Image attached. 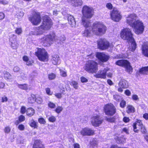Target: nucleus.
<instances>
[{"label":"nucleus","instance_id":"f257e3e1","mask_svg":"<svg viewBox=\"0 0 148 148\" xmlns=\"http://www.w3.org/2000/svg\"><path fill=\"white\" fill-rule=\"evenodd\" d=\"M132 36L131 31L129 28L123 29L120 34L121 37L123 39L127 40L129 42V44L130 43L131 46L128 48L129 50L134 51L136 48V45Z\"/></svg>","mask_w":148,"mask_h":148},{"label":"nucleus","instance_id":"f03ea898","mask_svg":"<svg viewBox=\"0 0 148 148\" xmlns=\"http://www.w3.org/2000/svg\"><path fill=\"white\" fill-rule=\"evenodd\" d=\"M82 13L83 16L82 18V23L85 27L91 26V24L90 21L87 18H91L93 15L92 8L91 7L84 6L82 9Z\"/></svg>","mask_w":148,"mask_h":148},{"label":"nucleus","instance_id":"7ed1b4c3","mask_svg":"<svg viewBox=\"0 0 148 148\" xmlns=\"http://www.w3.org/2000/svg\"><path fill=\"white\" fill-rule=\"evenodd\" d=\"M106 30V27L102 23L96 22L92 27L93 33L97 36H101L104 34Z\"/></svg>","mask_w":148,"mask_h":148},{"label":"nucleus","instance_id":"20e7f679","mask_svg":"<svg viewBox=\"0 0 148 148\" xmlns=\"http://www.w3.org/2000/svg\"><path fill=\"white\" fill-rule=\"evenodd\" d=\"M55 36V34L52 32L43 36L40 39V41L43 46L48 47L53 43Z\"/></svg>","mask_w":148,"mask_h":148},{"label":"nucleus","instance_id":"39448f33","mask_svg":"<svg viewBox=\"0 0 148 148\" xmlns=\"http://www.w3.org/2000/svg\"><path fill=\"white\" fill-rule=\"evenodd\" d=\"M98 64L93 60H89L85 64V69L89 73H95L98 71Z\"/></svg>","mask_w":148,"mask_h":148},{"label":"nucleus","instance_id":"423d86ee","mask_svg":"<svg viewBox=\"0 0 148 148\" xmlns=\"http://www.w3.org/2000/svg\"><path fill=\"white\" fill-rule=\"evenodd\" d=\"M38 59L42 61H47L48 60L49 55L47 51L43 49H39L35 53Z\"/></svg>","mask_w":148,"mask_h":148},{"label":"nucleus","instance_id":"0eeeda50","mask_svg":"<svg viewBox=\"0 0 148 148\" xmlns=\"http://www.w3.org/2000/svg\"><path fill=\"white\" fill-rule=\"evenodd\" d=\"M134 29L135 33L137 34H142L144 30V26L142 22L137 20L131 26Z\"/></svg>","mask_w":148,"mask_h":148},{"label":"nucleus","instance_id":"6e6552de","mask_svg":"<svg viewBox=\"0 0 148 148\" xmlns=\"http://www.w3.org/2000/svg\"><path fill=\"white\" fill-rule=\"evenodd\" d=\"M110 15L111 19L115 22H119L122 18L121 12L116 8H114L110 11Z\"/></svg>","mask_w":148,"mask_h":148},{"label":"nucleus","instance_id":"1a4fd4ad","mask_svg":"<svg viewBox=\"0 0 148 148\" xmlns=\"http://www.w3.org/2000/svg\"><path fill=\"white\" fill-rule=\"evenodd\" d=\"M31 16L29 18V20L34 25H38L41 21L40 14L36 11H34Z\"/></svg>","mask_w":148,"mask_h":148},{"label":"nucleus","instance_id":"9d476101","mask_svg":"<svg viewBox=\"0 0 148 148\" xmlns=\"http://www.w3.org/2000/svg\"><path fill=\"white\" fill-rule=\"evenodd\" d=\"M116 64L117 65L125 68L126 70L129 72L132 70V67L130 65V62L127 60H118L116 62Z\"/></svg>","mask_w":148,"mask_h":148},{"label":"nucleus","instance_id":"9b49d317","mask_svg":"<svg viewBox=\"0 0 148 148\" xmlns=\"http://www.w3.org/2000/svg\"><path fill=\"white\" fill-rule=\"evenodd\" d=\"M52 25L51 19L49 17L46 16L44 17L42 23L40 26L45 32V30L50 29Z\"/></svg>","mask_w":148,"mask_h":148},{"label":"nucleus","instance_id":"f8f14e48","mask_svg":"<svg viewBox=\"0 0 148 148\" xmlns=\"http://www.w3.org/2000/svg\"><path fill=\"white\" fill-rule=\"evenodd\" d=\"M106 114L107 115L112 116L116 112V108L112 104H108L106 105L104 108Z\"/></svg>","mask_w":148,"mask_h":148},{"label":"nucleus","instance_id":"ddd939ff","mask_svg":"<svg viewBox=\"0 0 148 148\" xmlns=\"http://www.w3.org/2000/svg\"><path fill=\"white\" fill-rule=\"evenodd\" d=\"M103 120L100 116L98 115H94L92 118L91 123L95 127L99 126L102 123Z\"/></svg>","mask_w":148,"mask_h":148},{"label":"nucleus","instance_id":"4468645a","mask_svg":"<svg viewBox=\"0 0 148 148\" xmlns=\"http://www.w3.org/2000/svg\"><path fill=\"white\" fill-rule=\"evenodd\" d=\"M99 48L102 50H105L110 47L109 42L105 39H100L98 42Z\"/></svg>","mask_w":148,"mask_h":148},{"label":"nucleus","instance_id":"2eb2a0df","mask_svg":"<svg viewBox=\"0 0 148 148\" xmlns=\"http://www.w3.org/2000/svg\"><path fill=\"white\" fill-rule=\"evenodd\" d=\"M96 57L102 62H107L109 58V56L103 52H98L96 53Z\"/></svg>","mask_w":148,"mask_h":148},{"label":"nucleus","instance_id":"dca6fc26","mask_svg":"<svg viewBox=\"0 0 148 148\" xmlns=\"http://www.w3.org/2000/svg\"><path fill=\"white\" fill-rule=\"evenodd\" d=\"M137 15L136 14H130L127 17V23L131 26L134 22L137 21Z\"/></svg>","mask_w":148,"mask_h":148},{"label":"nucleus","instance_id":"f3484780","mask_svg":"<svg viewBox=\"0 0 148 148\" xmlns=\"http://www.w3.org/2000/svg\"><path fill=\"white\" fill-rule=\"evenodd\" d=\"M45 32L44 31V30L40 26V27H36L33 31H31L30 32V34L31 35L39 36L42 35Z\"/></svg>","mask_w":148,"mask_h":148},{"label":"nucleus","instance_id":"a211bd4d","mask_svg":"<svg viewBox=\"0 0 148 148\" xmlns=\"http://www.w3.org/2000/svg\"><path fill=\"white\" fill-rule=\"evenodd\" d=\"M80 133L83 136H90L94 134V131L93 130L90 128L85 127L82 130Z\"/></svg>","mask_w":148,"mask_h":148},{"label":"nucleus","instance_id":"6ab92c4d","mask_svg":"<svg viewBox=\"0 0 148 148\" xmlns=\"http://www.w3.org/2000/svg\"><path fill=\"white\" fill-rule=\"evenodd\" d=\"M68 2L72 6L78 7L81 5L82 4V0H67Z\"/></svg>","mask_w":148,"mask_h":148},{"label":"nucleus","instance_id":"aec40b11","mask_svg":"<svg viewBox=\"0 0 148 148\" xmlns=\"http://www.w3.org/2000/svg\"><path fill=\"white\" fill-rule=\"evenodd\" d=\"M68 20L69 24L72 27H75L76 25V22L73 16L71 15H68Z\"/></svg>","mask_w":148,"mask_h":148},{"label":"nucleus","instance_id":"412c9836","mask_svg":"<svg viewBox=\"0 0 148 148\" xmlns=\"http://www.w3.org/2000/svg\"><path fill=\"white\" fill-rule=\"evenodd\" d=\"M139 126L140 127L143 125L142 124V121L140 120H137L136 122L134 123L133 124V130L136 133H138L139 131L138 130L136 129L137 128L136 125Z\"/></svg>","mask_w":148,"mask_h":148},{"label":"nucleus","instance_id":"4be33fe9","mask_svg":"<svg viewBox=\"0 0 148 148\" xmlns=\"http://www.w3.org/2000/svg\"><path fill=\"white\" fill-rule=\"evenodd\" d=\"M119 87H121L123 88H126L128 87V84L127 81L125 79H121L119 83Z\"/></svg>","mask_w":148,"mask_h":148},{"label":"nucleus","instance_id":"5701e85b","mask_svg":"<svg viewBox=\"0 0 148 148\" xmlns=\"http://www.w3.org/2000/svg\"><path fill=\"white\" fill-rule=\"evenodd\" d=\"M142 49L143 54L145 56L148 57V45L144 44L142 45Z\"/></svg>","mask_w":148,"mask_h":148},{"label":"nucleus","instance_id":"b1692460","mask_svg":"<svg viewBox=\"0 0 148 148\" xmlns=\"http://www.w3.org/2000/svg\"><path fill=\"white\" fill-rule=\"evenodd\" d=\"M60 58L58 55H55L52 56V61L53 64L57 65L60 63Z\"/></svg>","mask_w":148,"mask_h":148},{"label":"nucleus","instance_id":"393cba45","mask_svg":"<svg viewBox=\"0 0 148 148\" xmlns=\"http://www.w3.org/2000/svg\"><path fill=\"white\" fill-rule=\"evenodd\" d=\"M33 148H44L42 144L41 141L39 140L35 141L33 145Z\"/></svg>","mask_w":148,"mask_h":148},{"label":"nucleus","instance_id":"a878e982","mask_svg":"<svg viewBox=\"0 0 148 148\" xmlns=\"http://www.w3.org/2000/svg\"><path fill=\"white\" fill-rule=\"evenodd\" d=\"M90 26L88 27H89ZM86 28L82 33V35L83 36L86 37H89L92 35V34L91 32V31L90 29L89 30L87 28L88 27H85Z\"/></svg>","mask_w":148,"mask_h":148},{"label":"nucleus","instance_id":"bb28decb","mask_svg":"<svg viewBox=\"0 0 148 148\" xmlns=\"http://www.w3.org/2000/svg\"><path fill=\"white\" fill-rule=\"evenodd\" d=\"M135 110L134 107L131 105H129L126 108V112L128 114L134 113L135 112Z\"/></svg>","mask_w":148,"mask_h":148},{"label":"nucleus","instance_id":"cd10ccee","mask_svg":"<svg viewBox=\"0 0 148 148\" xmlns=\"http://www.w3.org/2000/svg\"><path fill=\"white\" fill-rule=\"evenodd\" d=\"M26 113L28 116H31L34 114L35 110L32 108H28L26 110Z\"/></svg>","mask_w":148,"mask_h":148},{"label":"nucleus","instance_id":"c85d7f7f","mask_svg":"<svg viewBox=\"0 0 148 148\" xmlns=\"http://www.w3.org/2000/svg\"><path fill=\"white\" fill-rule=\"evenodd\" d=\"M18 86L20 88L23 90H27L32 89V88L30 87H28L27 85L26 84H17Z\"/></svg>","mask_w":148,"mask_h":148},{"label":"nucleus","instance_id":"c756f323","mask_svg":"<svg viewBox=\"0 0 148 148\" xmlns=\"http://www.w3.org/2000/svg\"><path fill=\"white\" fill-rule=\"evenodd\" d=\"M23 60L26 62V64L29 66L32 64V61L29 59L28 57L26 56H24L23 58Z\"/></svg>","mask_w":148,"mask_h":148},{"label":"nucleus","instance_id":"7c9ffc66","mask_svg":"<svg viewBox=\"0 0 148 148\" xmlns=\"http://www.w3.org/2000/svg\"><path fill=\"white\" fill-rule=\"evenodd\" d=\"M28 102L30 103H33L36 101V97L34 95L32 94L28 100Z\"/></svg>","mask_w":148,"mask_h":148},{"label":"nucleus","instance_id":"2f4dec72","mask_svg":"<svg viewBox=\"0 0 148 148\" xmlns=\"http://www.w3.org/2000/svg\"><path fill=\"white\" fill-rule=\"evenodd\" d=\"M38 123L35 121L34 120H32L29 123V125L31 127L34 128H37L38 127Z\"/></svg>","mask_w":148,"mask_h":148},{"label":"nucleus","instance_id":"473e14b6","mask_svg":"<svg viewBox=\"0 0 148 148\" xmlns=\"http://www.w3.org/2000/svg\"><path fill=\"white\" fill-rule=\"evenodd\" d=\"M16 36L14 34H11L10 36L9 41L11 42H16Z\"/></svg>","mask_w":148,"mask_h":148},{"label":"nucleus","instance_id":"72a5a7b5","mask_svg":"<svg viewBox=\"0 0 148 148\" xmlns=\"http://www.w3.org/2000/svg\"><path fill=\"white\" fill-rule=\"evenodd\" d=\"M139 73H146L148 72V66L143 67L139 70Z\"/></svg>","mask_w":148,"mask_h":148},{"label":"nucleus","instance_id":"f704fd0d","mask_svg":"<svg viewBox=\"0 0 148 148\" xmlns=\"http://www.w3.org/2000/svg\"><path fill=\"white\" fill-rule=\"evenodd\" d=\"M16 14L18 18H21L23 16L24 13L21 10H19L17 12Z\"/></svg>","mask_w":148,"mask_h":148},{"label":"nucleus","instance_id":"c9c22d12","mask_svg":"<svg viewBox=\"0 0 148 148\" xmlns=\"http://www.w3.org/2000/svg\"><path fill=\"white\" fill-rule=\"evenodd\" d=\"M15 32L16 34L18 35H21L22 32V28L20 27L16 28L15 30Z\"/></svg>","mask_w":148,"mask_h":148},{"label":"nucleus","instance_id":"e433bc0d","mask_svg":"<svg viewBox=\"0 0 148 148\" xmlns=\"http://www.w3.org/2000/svg\"><path fill=\"white\" fill-rule=\"evenodd\" d=\"M70 84L73 86L74 88L77 89L78 88V83L75 81H73L70 83Z\"/></svg>","mask_w":148,"mask_h":148},{"label":"nucleus","instance_id":"4c0bfd02","mask_svg":"<svg viewBox=\"0 0 148 148\" xmlns=\"http://www.w3.org/2000/svg\"><path fill=\"white\" fill-rule=\"evenodd\" d=\"M63 110V108L62 106H58L55 110V111L57 113L59 114Z\"/></svg>","mask_w":148,"mask_h":148},{"label":"nucleus","instance_id":"58836bf2","mask_svg":"<svg viewBox=\"0 0 148 148\" xmlns=\"http://www.w3.org/2000/svg\"><path fill=\"white\" fill-rule=\"evenodd\" d=\"M11 47L14 49H16L18 47V44L16 42H11Z\"/></svg>","mask_w":148,"mask_h":148},{"label":"nucleus","instance_id":"ea45409f","mask_svg":"<svg viewBox=\"0 0 148 148\" xmlns=\"http://www.w3.org/2000/svg\"><path fill=\"white\" fill-rule=\"evenodd\" d=\"M106 7L109 10H113L112 5L110 3H107L106 5Z\"/></svg>","mask_w":148,"mask_h":148},{"label":"nucleus","instance_id":"a19ab883","mask_svg":"<svg viewBox=\"0 0 148 148\" xmlns=\"http://www.w3.org/2000/svg\"><path fill=\"white\" fill-rule=\"evenodd\" d=\"M4 78L5 79L9 81H12L11 79L12 76L11 75H4Z\"/></svg>","mask_w":148,"mask_h":148},{"label":"nucleus","instance_id":"79ce46f5","mask_svg":"<svg viewBox=\"0 0 148 148\" xmlns=\"http://www.w3.org/2000/svg\"><path fill=\"white\" fill-rule=\"evenodd\" d=\"M38 103H41L42 102V99L40 97H38L36 98V101Z\"/></svg>","mask_w":148,"mask_h":148},{"label":"nucleus","instance_id":"37998d69","mask_svg":"<svg viewBox=\"0 0 148 148\" xmlns=\"http://www.w3.org/2000/svg\"><path fill=\"white\" fill-rule=\"evenodd\" d=\"M114 99L117 101H119L121 99V97L118 95H114Z\"/></svg>","mask_w":148,"mask_h":148},{"label":"nucleus","instance_id":"c03bdc74","mask_svg":"<svg viewBox=\"0 0 148 148\" xmlns=\"http://www.w3.org/2000/svg\"><path fill=\"white\" fill-rule=\"evenodd\" d=\"M38 122L41 124H44L46 123V121L44 118H42L38 119Z\"/></svg>","mask_w":148,"mask_h":148},{"label":"nucleus","instance_id":"a18cd8bd","mask_svg":"<svg viewBox=\"0 0 148 148\" xmlns=\"http://www.w3.org/2000/svg\"><path fill=\"white\" fill-rule=\"evenodd\" d=\"M126 105V102L124 100H122L120 103V106L122 108H124Z\"/></svg>","mask_w":148,"mask_h":148},{"label":"nucleus","instance_id":"49530a36","mask_svg":"<svg viewBox=\"0 0 148 148\" xmlns=\"http://www.w3.org/2000/svg\"><path fill=\"white\" fill-rule=\"evenodd\" d=\"M106 75H95V76L97 78H102L103 79H105L106 78Z\"/></svg>","mask_w":148,"mask_h":148},{"label":"nucleus","instance_id":"de8ad7c7","mask_svg":"<svg viewBox=\"0 0 148 148\" xmlns=\"http://www.w3.org/2000/svg\"><path fill=\"white\" fill-rule=\"evenodd\" d=\"M49 120L50 122H54L56 121V118L55 116H52L49 118Z\"/></svg>","mask_w":148,"mask_h":148},{"label":"nucleus","instance_id":"09e8293b","mask_svg":"<svg viewBox=\"0 0 148 148\" xmlns=\"http://www.w3.org/2000/svg\"><path fill=\"white\" fill-rule=\"evenodd\" d=\"M45 91L47 94L49 95H51L53 92L51 91L50 89L49 88H46Z\"/></svg>","mask_w":148,"mask_h":148},{"label":"nucleus","instance_id":"8fccbe9b","mask_svg":"<svg viewBox=\"0 0 148 148\" xmlns=\"http://www.w3.org/2000/svg\"><path fill=\"white\" fill-rule=\"evenodd\" d=\"M8 2L9 1L7 0H0V3L3 5H7Z\"/></svg>","mask_w":148,"mask_h":148},{"label":"nucleus","instance_id":"3c124183","mask_svg":"<svg viewBox=\"0 0 148 148\" xmlns=\"http://www.w3.org/2000/svg\"><path fill=\"white\" fill-rule=\"evenodd\" d=\"M48 106L50 108H54L56 107V105L53 103L51 102H49L48 103Z\"/></svg>","mask_w":148,"mask_h":148},{"label":"nucleus","instance_id":"603ef678","mask_svg":"<svg viewBox=\"0 0 148 148\" xmlns=\"http://www.w3.org/2000/svg\"><path fill=\"white\" fill-rule=\"evenodd\" d=\"M25 107L24 106H22L21 109V112L22 114H24L26 112Z\"/></svg>","mask_w":148,"mask_h":148},{"label":"nucleus","instance_id":"864d4df0","mask_svg":"<svg viewBox=\"0 0 148 148\" xmlns=\"http://www.w3.org/2000/svg\"><path fill=\"white\" fill-rule=\"evenodd\" d=\"M25 116L23 115H21L19 117L18 120L20 122H22L25 120Z\"/></svg>","mask_w":148,"mask_h":148},{"label":"nucleus","instance_id":"5fc2aeb1","mask_svg":"<svg viewBox=\"0 0 148 148\" xmlns=\"http://www.w3.org/2000/svg\"><path fill=\"white\" fill-rule=\"evenodd\" d=\"M18 128L20 130L23 131L25 129V126L23 124H20L18 126Z\"/></svg>","mask_w":148,"mask_h":148},{"label":"nucleus","instance_id":"6e6d98bb","mask_svg":"<svg viewBox=\"0 0 148 148\" xmlns=\"http://www.w3.org/2000/svg\"><path fill=\"white\" fill-rule=\"evenodd\" d=\"M11 129L10 127H5L4 129V132L5 133H8L10 131Z\"/></svg>","mask_w":148,"mask_h":148},{"label":"nucleus","instance_id":"4d7b16f0","mask_svg":"<svg viewBox=\"0 0 148 148\" xmlns=\"http://www.w3.org/2000/svg\"><path fill=\"white\" fill-rule=\"evenodd\" d=\"M5 17L4 14L2 12H0V21L3 19Z\"/></svg>","mask_w":148,"mask_h":148},{"label":"nucleus","instance_id":"13d9d810","mask_svg":"<svg viewBox=\"0 0 148 148\" xmlns=\"http://www.w3.org/2000/svg\"><path fill=\"white\" fill-rule=\"evenodd\" d=\"M140 129L141 132H142V133L143 134H145L146 132V130L145 129V127L143 125V126L141 127H140Z\"/></svg>","mask_w":148,"mask_h":148},{"label":"nucleus","instance_id":"bf43d9fd","mask_svg":"<svg viewBox=\"0 0 148 148\" xmlns=\"http://www.w3.org/2000/svg\"><path fill=\"white\" fill-rule=\"evenodd\" d=\"M55 95L58 99H60L62 97L61 94L60 93H56L55 94Z\"/></svg>","mask_w":148,"mask_h":148},{"label":"nucleus","instance_id":"052dcab7","mask_svg":"<svg viewBox=\"0 0 148 148\" xmlns=\"http://www.w3.org/2000/svg\"><path fill=\"white\" fill-rule=\"evenodd\" d=\"M123 121L126 123L130 121V119L129 117H124L123 119Z\"/></svg>","mask_w":148,"mask_h":148},{"label":"nucleus","instance_id":"680f3d73","mask_svg":"<svg viewBox=\"0 0 148 148\" xmlns=\"http://www.w3.org/2000/svg\"><path fill=\"white\" fill-rule=\"evenodd\" d=\"M81 81L82 83L86 82L88 81V80L85 77H82L80 78Z\"/></svg>","mask_w":148,"mask_h":148},{"label":"nucleus","instance_id":"e2e57ef3","mask_svg":"<svg viewBox=\"0 0 148 148\" xmlns=\"http://www.w3.org/2000/svg\"><path fill=\"white\" fill-rule=\"evenodd\" d=\"M56 75H49L48 78L50 80H52L56 77Z\"/></svg>","mask_w":148,"mask_h":148},{"label":"nucleus","instance_id":"0e129e2a","mask_svg":"<svg viewBox=\"0 0 148 148\" xmlns=\"http://www.w3.org/2000/svg\"><path fill=\"white\" fill-rule=\"evenodd\" d=\"M108 68L105 69L103 71H101L100 74H106L107 71H108Z\"/></svg>","mask_w":148,"mask_h":148},{"label":"nucleus","instance_id":"69168bd1","mask_svg":"<svg viewBox=\"0 0 148 148\" xmlns=\"http://www.w3.org/2000/svg\"><path fill=\"white\" fill-rule=\"evenodd\" d=\"M125 94L127 96H130L131 94V92L128 90H126L125 91Z\"/></svg>","mask_w":148,"mask_h":148},{"label":"nucleus","instance_id":"338daca9","mask_svg":"<svg viewBox=\"0 0 148 148\" xmlns=\"http://www.w3.org/2000/svg\"><path fill=\"white\" fill-rule=\"evenodd\" d=\"M8 100V98L4 96L2 97V102H6Z\"/></svg>","mask_w":148,"mask_h":148},{"label":"nucleus","instance_id":"774afa93","mask_svg":"<svg viewBox=\"0 0 148 148\" xmlns=\"http://www.w3.org/2000/svg\"><path fill=\"white\" fill-rule=\"evenodd\" d=\"M60 71L61 74H66L67 73L65 69H60Z\"/></svg>","mask_w":148,"mask_h":148}]
</instances>
